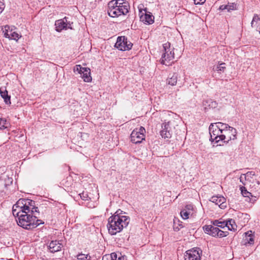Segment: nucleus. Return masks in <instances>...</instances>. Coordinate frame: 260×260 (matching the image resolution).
I'll return each mask as SVG.
<instances>
[{
    "mask_svg": "<svg viewBox=\"0 0 260 260\" xmlns=\"http://www.w3.org/2000/svg\"><path fill=\"white\" fill-rule=\"evenodd\" d=\"M209 131L210 135V140L212 142H215V143H217L222 141L221 136L223 134L214 123L210 124L209 127Z\"/></svg>",
    "mask_w": 260,
    "mask_h": 260,
    "instance_id": "obj_8",
    "label": "nucleus"
},
{
    "mask_svg": "<svg viewBox=\"0 0 260 260\" xmlns=\"http://www.w3.org/2000/svg\"><path fill=\"white\" fill-rule=\"evenodd\" d=\"M203 229L205 233L212 236V237H216L218 234V230L219 228L212 225H205L203 227Z\"/></svg>",
    "mask_w": 260,
    "mask_h": 260,
    "instance_id": "obj_19",
    "label": "nucleus"
},
{
    "mask_svg": "<svg viewBox=\"0 0 260 260\" xmlns=\"http://www.w3.org/2000/svg\"><path fill=\"white\" fill-rule=\"evenodd\" d=\"M193 1L194 4L198 5L204 4L206 0H193Z\"/></svg>",
    "mask_w": 260,
    "mask_h": 260,
    "instance_id": "obj_38",
    "label": "nucleus"
},
{
    "mask_svg": "<svg viewBox=\"0 0 260 260\" xmlns=\"http://www.w3.org/2000/svg\"><path fill=\"white\" fill-rule=\"evenodd\" d=\"M212 223L214 226L221 228L222 229L224 228L226 225L227 223H225V221H219L218 220H215L212 221Z\"/></svg>",
    "mask_w": 260,
    "mask_h": 260,
    "instance_id": "obj_28",
    "label": "nucleus"
},
{
    "mask_svg": "<svg viewBox=\"0 0 260 260\" xmlns=\"http://www.w3.org/2000/svg\"><path fill=\"white\" fill-rule=\"evenodd\" d=\"M89 208H92V207H94V205H90L89 204L87 205Z\"/></svg>",
    "mask_w": 260,
    "mask_h": 260,
    "instance_id": "obj_43",
    "label": "nucleus"
},
{
    "mask_svg": "<svg viewBox=\"0 0 260 260\" xmlns=\"http://www.w3.org/2000/svg\"><path fill=\"white\" fill-rule=\"evenodd\" d=\"M210 201L218 205L221 209L226 207V199L222 196H213Z\"/></svg>",
    "mask_w": 260,
    "mask_h": 260,
    "instance_id": "obj_17",
    "label": "nucleus"
},
{
    "mask_svg": "<svg viewBox=\"0 0 260 260\" xmlns=\"http://www.w3.org/2000/svg\"><path fill=\"white\" fill-rule=\"evenodd\" d=\"M249 233V232L245 233L246 236L244 240L245 241L244 245H247V244H249V245H251L254 242V239L253 237V236H252L251 234L248 235Z\"/></svg>",
    "mask_w": 260,
    "mask_h": 260,
    "instance_id": "obj_27",
    "label": "nucleus"
},
{
    "mask_svg": "<svg viewBox=\"0 0 260 260\" xmlns=\"http://www.w3.org/2000/svg\"><path fill=\"white\" fill-rule=\"evenodd\" d=\"M4 34V36L9 39L18 40L20 38L19 35L14 31L12 29H10V26L8 25L5 26L4 28L2 29Z\"/></svg>",
    "mask_w": 260,
    "mask_h": 260,
    "instance_id": "obj_15",
    "label": "nucleus"
},
{
    "mask_svg": "<svg viewBox=\"0 0 260 260\" xmlns=\"http://www.w3.org/2000/svg\"><path fill=\"white\" fill-rule=\"evenodd\" d=\"M218 234L217 235V237H219V238H222V237H226L229 234V232H227V231H222L220 230H218Z\"/></svg>",
    "mask_w": 260,
    "mask_h": 260,
    "instance_id": "obj_35",
    "label": "nucleus"
},
{
    "mask_svg": "<svg viewBox=\"0 0 260 260\" xmlns=\"http://www.w3.org/2000/svg\"><path fill=\"white\" fill-rule=\"evenodd\" d=\"M145 129L143 126L135 128L131 135V141L135 144L140 143L145 138Z\"/></svg>",
    "mask_w": 260,
    "mask_h": 260,
    "instance_id": "obj_6",
    "label": "nucleus"
},
{
    "mask_svg": "<svg viewBox=\"0 0 260 260\" xmlns=\"http://www.w3.org/2000/svg\"><path fill=\"white\" fill-rule=\"evenodd\" d=\"M24 208L26 213L20 215L19 220H17L19 226L27 230H31L40 224H44V222L38 219L39 217L40 212L34 201V204L25 203Z\"/></svg>",
    "mask_w": 260,
    "mask_h": 260,
    "instance_id": "obj_1",
    "label": "nucleus"
},
{
    "mask_svg": "<svg viewBox=\"0 0 260 260\" xmlns=\"http://www.w3.org/2000/svg\"><path fill=\"white\" fill-rule=\"evenodd\" d=\"M193 207L192 205L189 204L185 206L180 212V215L183 219L189 218V216L193 214Z\"/></svg>",
    "mask_w": 260,
    "mask_h": 260,
    "instance_id": "obj_18",
    "label": "nucleus"
},
{
    "mask_svg": "<svg viewBox=\"0 0 260 260\" xmlns=\"http://www.w3.org/2000/svg\"><path fill=\"white\" fill-rule=\"evenodd\" d=\"M141 14L140 19L146 24H151L154 22V16L152 14L147 11L146 9H139Z\"/></svg>",
    "mask_w": 260,
    "mask_h": 260,
    "instance_id": "obj_14",
    "label": "nucleus"
},
{
    "mask_svg": "<svg viewBox=\"0 0 260 260\" xmlns=\"http://www.w3.org/2000/svg\"><path fill=\"white\" fill-rule=\"evenodd\" d=\"M74 72H78L82 77L84 82H90L92 80L90 76V69L88 68L82 67L80 64L76 65L74 69Z\"/></svg>",
    "mask_w": 260,
    "mask_h": 260,
    "instance_id": "obj_9",
    "label": "nucleus"
},
{
    "mask_svg": "<svg viewBox=\"0 0 260 260\" xmlns=\"http://www.w3.org/2000/svg\"><path fill=\"white\" fill-rule=\"evenodd\" d=\"M133 44L125 36L118 37L115 44V47L120 51H126L131 49Z\"/></svg>",
    "mask_w": 260,
    "mask_h": 260,
    "instance_id": "obj_7",
    "label": "nucleus"
},
{
    "mask_svg": "<svg viewBox=\"0 0 260 260\" xmlns=\"http://www.w3.org/2000/svg\"><path fill=\"white\" fill-rule=\"evenodd\" d=\"M218 103L211 99L204 100L203 101V107L205 110L215 108L217 107Z\"/></svg>",
    "mask_w": 260,
    "mask_h": 260,
    "instance_id": "obj_20",
    "label": "nucleus"
},
{
    "mask_svg": "<svg viewBox=\"0 0 260 260\" xmlns=\"http://www.w3.org/2000/svg\"><path fill=\"white\" fill-rule=\"evenodd\" d=\"M8 180L10 181V183H12L13 182V180L12 178H8Z\"/></svg>",
    "mask_w": 260,
    "mask_h": 260,
    "instance_id": "obj_44",
    "label": "nucleus"
},
{
    "mask_svg": "<svg viewBox=\"0 0 260 260\" xmlns=\"http://www.w3.org/2000/svg\"><path fill=\"white\" fill-rule=\"evenodd\" d=\"M116 213L110 216L108 220L107 227L111 235H115L120 233L129 223L130 218L125 215Z\"/></svg>",
    "mask_w": 260,
    "mask_h": 260,
    "instance_id": "obj_2",
    "label": "nucleus"
},
{
    "mask_svg": "<svg viewBox=\"0 0 260 260\" xmlns=\"http://www.w3.org/2000/svg\"><path fill=\"white\" fill-rule=\"evenodd\" d=\"M25 203L34 204V201L27 199H20L13 207L12 213L14 216L18 217L17 220H19L20 215H22L23 213H26V211L24 209V208H23L24 207Z\"/></svg>",
    "mask_w": 260,
    "mask_h": 260,
    "instance_id": "obj_5",
    "label": "nucleus"
},
{
    "mask_svg": "<svg viewBox=\"0 0 260 260\" xmlns=\"http://www.w3.org/2000/svg\"><path fill=\"white\" fill-rule=\"evenodd\" d=\"M219 9L221 10H226V5H221L219 7Z\"/></svg>",
    "mask_w": 260,
    "mask_h": 260,
    "instance_id": "obj_42",
    "label": "nucleus"
},
{
    "mask_svg": "<svg viewBox=\"0 0 260 260\" xmlns=\"http://www.w3.org/2000/svg\"><path fill=\"white\" fill-rule=\"evenodd\" d=\"M240 181L244 185H246V182L245 181H247V180H245L244 179V176H243V174H242L240 177Z\"/></svg>",
    "mask_w": 260,
    "mask_h": 260,
    "instance_id": "obj_37",
    "label": "nucleus"
},
{
    "mask_svg": "<svg viewBox=\"0 0 260 260\" xmlns=\"http://www.w3.org/2000/svg\"><path fill=\"white\" fill-rule=\"evenodd\" d=\"M240 189L242 196L244 197L248 198L249 201H250V198L253 197L251 193L247 191L246 188L243 186H240Z\"/></svg>",
    "mask_w": 260,
    "mask_h": 260,
    "instance_id": "obj_26",
    "label": "nucleus"
},
{
    "mask_svg": "<svg viewBox=\"0 0 260 260\" xmlns=\"http://www.w3.org/2000/svg\"><path fill=\"white\" fill-rule=\"evenodd\" d=\"M237 130L231 127L228 129V131H225V132L221 136L222 138V141L225 143H228L230 140H234L237 139Z\"/></svg>",
    "mask_w": 260,
    "mask_h": 260,
    "instance_id": "obj_13",
    "label": "nucleus"
},
{
    "mask_svg": "<svg viewBox=\"0 0 260 260\" xmlns=\"http://www.w3.org/2000/svg\"><path fill=\"white\" fill-rule=\"evenodd\" d=\"M113 260H126L125 257L124 256L119 255L118 257V255L117 254V257L115 258H114Z\"/></svg>",
    "mask_w": 260,
    "mask_h": 260,
    "instance_id": "obj_40",
    "label": "nucleus"
},
{
    "mask_svg": "<svg viewBox=\"0 0 260 260\" xmlns=\"http://www.w3.org/2000/svg\"><path fill=\"white\" fill-rule=\"evenodd\" d=\"M0 94L3 99H4L6 104H11V96L8 95V91L5 87H2L0 88Z\"/></svg>",
    "mask_w": 260,
    "mask_h": 260,
    "instance_id": "obj_21",
    "label": "nucleus"
},
{
    "mask_svg": "<svg viewBox=\"0 0 260 260\" xmlns=\"http://www.w3.org/2000/svg\"><path fill=\"white\" fill-rule=\"evenodd\" d=\"M79 196L80 197L81 199L82 200H84V201H88V200L89 197H88V193L87 192L83 191L82 193H79Z\"/></svg>",
    "mask_w": 260,
    "mask_h": 260,
    "instance_id": "obj_36",
    "label": "nucleus"
},
{
    "mask_svg": "<svg viewBox=\"0 0 260 260\" xmlns=\"http://www.w3.org/2000/svg\"><path fill=\"white\" fill-rule=\"evenodd\" d=\"M254 175V172L251 171V172H248L245 174H243L244 179L245 180H249V181H250V179L252 178V176Z\"/></svg>",
    "mask_w": 260,
    "mask_h": 260,
    "instance_id": "obj_33",
    "label": "nucleus"
},
{
    "mask_svg": "<svg viewBox=\"0 0 260 260\" xmlns=\"http://www.w3.org/2000/svg\"><path fill=\"white\" fill-rule=\"evenodd\" d=\"M5 8L4 3L0 0V13L2 12Z\"/></svg>",
    "mask_w": 260,
    "mask_h": 260,
    "instance_id": "obj_39",
    "label": "nucleus"
},
{
    "mask_svg": "<svg viewBox=\"0 0 260 260\" xmlns=\"http://www.w3.org/2000/svg\"><path fill=\"white\" fill-rule=\"evenodd\" d=\"M226 5V10L228 12L236 9L237 4L235 3H228Z\"/></svg>",
    "mask_w": 260,
    "mask_h": 260,
    "instance_id": "obj_34",
    "label": "nucleus"
},
{
    "mask_svg": "<svg viewBox=\"0 0 260 260\" xmlns=\"http://www.w3.org/2000/svg\"><path fill=\"white\" fill-rule=\"evenodd\" d=\"M9 125V123L4 118L0 119V128L4 129L7 128Z\"/></svg>",
    "mask_w": 260,
    "mask_h": 260,
    "instance_id": "obj_31",
    "label": "nucleus"
},
{
    "mask_svg": "<svg viewBox=\"0 0 260 260\" xmlns=\"http://www.w3.org/2000/svg\"><path fill=\"white\" fill-rule=\"evenodd\" d=\"M214 124L217 126L218 129H219L222 134H223L225 131H228V129L231 127V126H229L228 124L221 122H216Z\"/></svg>",
    "mask_w": 260,
    "mask_h": 260,
    "instance_id": "obj_24",
    "label": "nucleus"
},
{
    "mask_svg": "<svg viewBox=\"0 0 260 260\" xmlns=\"http://www.w3.org/2000/svg\"><path fill=\"white\" fill-rule=\"evenodd\" d=\"M129 5L125 0H112L108 4L107 13L111 17H117L126 14L129 11Z\"/></svg>",
    "mask_w": 260,
    "mask_h": 260,
    "instance_id": "obj_3",
    "label": "nucleus"
},
{
    "mask_svg": "<svg viewBox=\"0 0 260 260\" xmlns=\"http://www.w3.org/2000/svg\"><path fill=\"white\" fill-rule=\"evenodd\" d=\"M163 53L160 59L161 64L169 65L174 59V48L171 47L169 42H166L163 44Z\"/></svg>",
    "mask_w": 260,
    "mask_h": 260,
    "instance_id": "obj_4",
    "label": "nucleus"
},
{
    "mask_svg": "<svg viewBox=\"0 0 260 260\" xmlns=\"http://www.w3.org/2000/svg\"><path fill=\"white\" fill-rule=\"evenodd\" d=\"M225 69V67L224 63H221L216 66H214L213 68V70L217 71L219 73L221 72H224Z\"/></svg>",
    "mask_w": 260,
    "mask_h": 260,
    "instance_id": "obj_29",
    "label": "nucleus"
},
{
    "mask_svg": "<svg viewBox=\"0 0 260 260\" xmlns=\"http://www.w3.org/2000/svg\"><path fill=\"white\" fill-rule=\"evenodd\" d=\"M162 129L160 132V135L164 139H169L172 137L173 130L172 124L170 121L164 122L161 125Z\"/></svg>",
    "mask_w": 260,
    "mask_h": 260,
    "instance_id": "obj_12",
    "label": "nucleus"
},
{
    "mask_svg": "<svg viewBox=\"0 0 260 260\" xmlns=\"http://www.w3.org/2000/svg\"><path fill=\"white\" fill-rule=\"evenodd\" d=\"M177 75L176 73H174L173 75L169 77L167 80V83L168 84L172 86H174L176 84L177 82Z\"/></svg>",
    "mask_w": 260,
    "mask_h": 260,
    "instance_id": "obj_25",
    "label": "nucleus"
},
{
    "mask_svg": "<svg viewBox=\"0 0 260 260\" xmlns=\"http://www.w3.org/2000/svg\"><path fill=\"white\" fill-rule=\"evenodd\" d=\"M117 257V253L113 252L110 254H105L103 256L102 260H113Z\"/></svg>",
    "mask_w": 260,
    "mask_h": 260,
    "instance_id": "obj_30",
    "label": "nucleus"
},
{
    "mask_svg": "<svg viewBox=\"0 0 260 260\" xmlns=\"http://www.w3.org/2000/svg\"><path fill=\"white\" fill-rule=\"evenodd\" d=\"M219 9L221 10H226V5H221L219 7Z\"/></svg>",
    "mask_w": 260,
    "mask_h": 260,
    "instance_id": "obj_41",
    "label": "nucleus"
},
{
    "mask_svg": "<svg viewBox=\"0 0 260 260\" xmlns=\"http://www.w3.org/2000/svg\"><path fill=\"white\" fill-rule=\"evenodd\" d=\"M256 183H257V184L258 185H259V182L258 181H256Z\"/></svg>",
    "mask_w": 260,
    "mask_h": 260,
    "instance_id": "obj_45",
    "label": "nucleus"
},
{
    "mask_svg": "<svg viewBox=\"0 0 260 260\" xmlns=\"http://www.w3.org/2000/svg\"><path fill=\"white\" fill-rule=\"evenodd\" d=\"M225 222L227 223V225L225 227H227L229 230L235 231L237 230V226L234 219H229L225 221Z\"/></svg>",
    "mask_w": 260,
    "mask_h": 260,
    "instance_id": "obj_23",
    "label": "nucleus"
},
{
    "mask_svg": "<svg viewBox=\"0 0 260 260\" xmlns=\"http://www.w3.org/2000/svg\"><path fill=\"white\" fill-rule=\"evenodd\" d=\"M77 258L79 260H89L90 256L88 254L80 253L77 255Z\"/></svg>",
    "mask_w": 260,
    "mask_h": 260,
    "instance_id": "obj_32",
    "label": "nucleus"
},
{
    "mask_svg": "<svg viewBox=\"0 0 260 260\" xmlns=\"http://www.w3.org/2000/svg\"><path fill=\"white\" fill-rule=\"evenodd\" d=\"M202 251L199 248L187 250L184 256V260H201Z\"/></svg>",
    "mask_w": 260,
    "mask_h": 260,
    "instance_id": "obj_10",
    "label": "nucleus"
},
{
    "mask_svg": "<svg viewBox=\"0 0 260 260\" xmlns=\"http://www.w3.org/2000/svg\"><path fill=\"white\" fill-rule=\"evenodd\" d=\"M63 247L62 243L58 240H55L51 241L48 246L49 251L51 253H55L59 251Z\"/></svg>",
    "mask_w": 260,
    "mask_h": 260,
    "instance_id": "obj_16",
    "label": "nucleus"
},
{
    "mask_svg": "<svg viewBox=\"0 0 260 260\" xmlns=\"http://www.w3.org/2000/svg\"><path fill=\"white\" fill-rule=\"evenodd\" d=\"M251 26L255 28L260 33V17L256 14L254 15L251 23Z\"/></svg>",
    "mask_w": 260,
    "mask_h": 260,
    "instance_id": "obj_22",
    "label": "nucleus"
},
{
    "mask_svg": "<svg viewBox=\"0 0 260 260\" xmlns=\"http://www.w3.org/2000/svg\"><path fill=\"white\" fill-rule=\"evenodd\" d=\"M68 18L64 17L63 18L57 20L55 22L56 30L58 32L63 29H72L71 25L73 23L68 21Z\"/></svg>",
    "mask_w": 260,
    "mask_h": 260,
    "instance_id": "obj_11",
    "label": "nucleus"
}]
</instances>
